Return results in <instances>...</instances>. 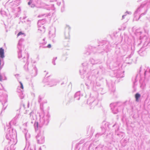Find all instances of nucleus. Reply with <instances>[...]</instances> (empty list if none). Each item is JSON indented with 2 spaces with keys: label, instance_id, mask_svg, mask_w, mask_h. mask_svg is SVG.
Wrapping results in <instances>:
<instances>
[{
  "label": "nucleus",
  "instance_id": "f257e3e1",
  "mask_svg": "<svg viewBox=\"0 0 150 150\" xmlns=\"http://www.w3.org/2000/svg\"><path fill=\"white\" fill-rule=\"evenodd\" d=\"M140 95L138 93H137L135 95V98L136 99V101H138V99L140 97Z\"/></svg>",
  "mask_w": 150,
  "mask_h": 150
},
{
  "label": "nucleus",
  "instance_id": "f03ea898",
  "mask_svg": "<svg viewBox=\"0 0 150 150\" xmlns=\"http://www.w3.org/2000/svg\"><path fill=\"white\" fill-rule=\"evenodd\" d=\"M24 34V33H23L22 32H19L18 34L17 35V36H19L21 35H23Z\"/></svg>",
  "mask_w": 150,
  "mask_h": 150
},
{
  "label": "nucleus",
  "instance_id": "7ed1b4c3",
  "mask_svg": "<svg viewBox=\"0 0 150 150\" xmlns=\"http://www.w3.org/2000/svg\"><path fill=\"white\" fill-rule=\"evenodd\" d=\"M20 83L21 85V88H22V89H23V86L22 83L21 82H20Z\"/></svg>",
  "mask_w": 150,
  "mask_h": 150
},
{
  "label": "nucleus",
  "instance_id": "20e7f679",
  "mask_svg": "<svg viewBox=\"0 0 150 150\" xmlns=\"http://www.w3.org/2000/svg\"><path fill=\"white\" fill-rule=\"evenodd\" d=\"M32 0H30V1L28 2V5H30L32 3Z\"/></svg>",
  "mask_w": 150,
  "mask_h": 150
},
{
  "label": "nucleus",
  "instance_id": "39448f33",
  "mask_svg": "<svg viewBox=\"0 0 150 150\" xmlns=\"http://www.w3.org/2000/svg\"><path fill=\"white\" fill-rule=\"evenodd\" d=\"M47 47L48 48H50L51 47V44H49L47 46Z\"/></svg>",
  "mask_w": 150,
  "mask_h": 150
}]
</instances>
